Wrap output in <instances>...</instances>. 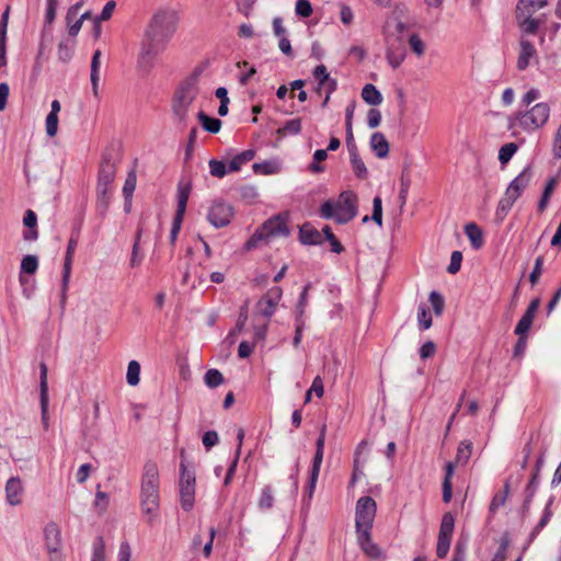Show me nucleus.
Masks as SVG:
<instances>
[{
	"mask_svg": "<svg viewBox=\"0 0 561 561\" xmlns=\"http://www.w3.org/2000/svg\"><path fill=\"white\" fill-rule=\"evenodd\" d=\"M137 175L134 170L128 172L127 178L125 180L123 186V196H124V210H130L133 194L136 188Z\"/></svg>",
	"mask_w": 561,
	"mask_h": 561,
	"instance_id": "aec40b11",
	"label": "nucleus"
},
{
	"mask_svg": "<svg viewBox=\"0 0 561 561\" xmlns=\"http://www.w3.org/2000/svg\"><path fill=\"white\" fill-rule=\"evenodd\" d=\"M405 56H407V53H402V51H392V50L386 51L387 60H388L389 65L394 69L398 68L402 64Z\"/></svg>",
	"mask_w": 561,
	"mask_h": 561,
	"instance_id": "e2e57ef3",
	"label": "nucleus"
},
{
	"mask_svg": "<svg viewBox=\"0 0 561 561\" xmlns=\"http://www.w3.org/2000/svg\"><path fill=\"white\" fill-rule=\"evenodd\" d=\"M350 160L355 175L359 179H366L368 171L358 153V150L352 149V152L350 153Z\"/></svg>",
	"mask_w": 561,
	"mask_h": 561,
	"instance_id": "2f4dec72",
	"label": "nucleus"
},
{
	"mask_svg": "<svg viewBox=\"0 0 561 561\" xmlns=\"http://www.w3.org/2000/svg\"><path fill=\"white\" fill-rule=\"evenodd\" d=\"M450 538L438 536L437 546H436V554L438 558H445L450 548Z\"/></svg>",
	"mask_w": 561,
	"mask_h": 561,
	"instance_id": "774afa93",
	"label": "nucleus"
},
{
	"mask_svg": "<svg viewBox=\"0 0 561 561\" xmlns=\"http://www.w3.org/2000/svg\"><path fill=\"white\" fill-rule=\"evenodd\" d=\"M356 534L357 542L368 558L377 560L382 557V550L371 540L370 530H358Z\"/></svg>",
	"mask_w": 561,
	"mask_h": 561,
	"instance_id": "4468645a",
	"label": "nucleus"
},
{
	"mask_svg": "<svg viewBox=\"0 0 561 561\" xmlns=\"http://www.w3.org/2000/svg\"><path fill=\"white\" fill-rule=\"evenodd\" d=\"M44 537L47 551L60 550L61 533L57 524L49 523L44 529Z\"/></svg>",
	"mask_w": 561,
	"mask_h": 561,
	"instance_id": "dca6fc26",
	"label": "nucleus"
},
{
	"mask_svg": "<svg viewBox=\"0 0 561 561\" xmlns=\"http://www.w3.org/2000/svg\"><path fill=\"white\" fill-rule=\"evenodd\" d=\"M185 213H175L170 231V243L174 245L181 230Z\"/></svg>",
	"mask_w": 561,
	"mask_h": 561,
	"instance_id": "4d7b16f0",
	"label": "nucleus"
},
{
	"mask_svg": "<svg viewBox=\"0 0 561 561\" xmlns=\"http://www.w3.org/2000/svg\"><path fill=\"white\" fill-rule=\"evenodd\" d=\"M537 56V50L531 42L522 38L519 42V55L517 58V69L523 71L529 64L530 59Z\"/></svg>",
	"mask_w": 561,
	"mask_h": 561,
	"instance_id": "2eb2a0df",
	"label": "nucleus"
},
{
	"mask_svg": "<svg viewBox=\"0 0 561 561\" xmlns=\"http://www.w3.org/2000/svg\"><path fill=\"white\" fill-rule=\"evenodd\" d=\"M140 505L142 512L149 516L148 523L152 524L158 516L160 506L159 470L153 461H147L144 466Z\"/></svg>",
	"mask_w": 561,
	"mask_h": 561,
	"instance_id": "f03ea898",
	"label": "nucleus"
},
{
	"mask_svg": "<svg viewBox=\"0 0 561 561\" xmlns=\"http://www.w3.org/2000/svg\"><path fill=\"white\" fill-rule=\"evenodd\" d=\"M197 118L202 125V127L204 128V130L210 133V134H217L219 133L220 128H221V121L219 118H216V117H210L208 116L206 113H204L203 111H201L198 114H197Z\"/></svg>",
	"mask_w": 561,
	"mask_h": 561,
	"instance_id": "bb28decb",
	"label": "nucleus"
},
{
	"mask_svg": "<svg viewBox=\"0 0 561 561\" xmlns=\"http://www.w3.org/2000/svg\"><path fill=\"white\" fill-rule=\"evenodd\" d=\"M190 193L191 183L184 179L180 180L176 194V210H186Z\"/></svg>",
	"mask_w": 561,
	"mask_h": 561,
	"instance_id": "393cba45",
	"label": "nucleus"
},
{
	"mask_svg": "<svg viewBox=\"0 0 561 561\" xmlns=\"http://www.w3.org/2000/svg\"><path fill=\"white\" fill-rule=\"evenodd\" d=\"M232 215L233 213H207V220L215 228H222L231 221Z\"/></svg>",
	"mask_w": 561,
	"mask_h": 561,
	"instance_id": "ea45409f",
	"label": "nucleus"
},
{
	"mask_svg": "<svg viewBox=\"0 0 561 561\" xmlns=\"http://www.w3.org/2000/svg\"><path fill=\"white\" fill-rule=\"evenodd\" d=\"M409 45L412 51L417 56H422L425 51V44L417 34H412L410 36Z\"/></svg>",
	"mask_w": 561,
	"mask_h": 561,
	"instance_id": "680f3d73",
	"label": "nucleus"
},
{
	"mask_svg": "<svg viewBox=\"0 0 561 561\" xmlns=\"http://www.w3.org/2000/svg\"><path fill=\"white\" fill-rule=\"evenodd\" d=\"M252 169L254 173L256 174H263V175H271L278 172L279 167L276 161H263L259 163H254L252 165Z\"/></svg>",
	"mask_w": 561,
	"mask_h": 561,
	"instance_id": "a19ab883",
	"label": "nucleus"
},
{
	"mask_svg": "<svg viewBox=\"0 0 561 561\" xmlns=\"http://www.w3.org/2000/svg\"><path fill=\"white\" fill-rule=\"evenodd\" d=\"M325 219H334L339 224H346L354 219L357 213H320Z\"/></svg>",
	"mask_w": 561,
	"mask_h": 561,
	"instance_id": "13d9d810",
	"label": "nucleus"
},
{
	"mask_svg": "<svg viewBox=\"0 0 561 561\" xmlns=\"http://www.w3.org/2000/svg\"><path fill=\"white\" fill-rule=\"evenodd\" d=\"M417 322L422 330H427L431 328L433 321L430 310L425 307V305H420L417 309Z\"/></svg>",
	"mask_w": 561,
	"mask_h": 561,
	"instance_id": "09e8293b",
	"label": "nucleus"
},
{
	"mask_svg": "<svg viewBox=\"0 0 561 561\" xmlns=\"http://www.w3.org/2000/svg\"><path fill=\"white\" fill-rule=\"evenodd\" d=\"M405 5H398L393 11V15L396 16L397 20L394 24V36L402 37L403 33L408 30V25L400 20V18L405 13Z\"/></svg>",
	"mask_w": 561,
	"mask_h": 561,
	"instance_id": "a18cd8bd",
	"label": "nucleus"
},
{
	"mask_svg": "<svg viewBox=\"0 0 561 561\" xmlns=\"http://www.w3.org/2000/svg\"><path fill=\"white\" fill-rule=\"evenodd\" d=\"M510 492H511V486H510V481L506 480L503 484V489L501 491H499L492 499L491 503H490V506H489V512L490 514H495V512L501 507L503 506L505 503H506V500L510 495Z\"/></svg>",
	"mask_w": 561,
	"mask_h": 561,
	"instance_id": "a878e982",
	"label": "nucleus"
},
{
	"mask_svg": "<svg viewBox=\"0 0 561 561\" xmlns=\"http://www.w3.org/2000/svg\"><path fill=\"white\" fill-rule=\"evenodd\" d=\"M301 118L297 117L290 121H287L283 127L276 130L278 137L283 138L287 135H298L301 131Z\"/></svg>",
	"mask_w": 561,
	"mask_h": 561,
	"instance_id": "72a5a7b5",
	"label": "nucleus"
},
{
	"mask_svg": "<svg viewBox=\"0 0 561 561\" xmlns=\"http://www.w3.org/2000/svg\"><path fill=\"white\" fill-rule=\"evenodd\" d=\"M23 492L22 482L19 478L12 477L7 481L5 493L7 501L10 505H18L21 503L20 495Z\"/></svg>",
	"mask_w": 561,
	"mask_h": 561,
	"instance_id": "f3484780",
	"label": "nucleus"
},
{
	"mask_svg": "<svg viewBox=\"0 0 561 561\" xmlns=\"http://www.w3.org/2000/svg\"><path fill=\"white\" fill-rule=\"evenodd\" d=\"M101 65V50H95L92 60H91V73H90V80L92 84V91L95 96H98V87H99V70Z\"/></svg>",
	"mask_w": 561,
	"mask_h": 561,
	"instance_id": "cd10ccee",
	"label": "nucleus"
},
{
	"mask_svg": "<svg viewBox=\"0 0 561 561\" xmlns=\"http://www.w3.org/2000/svg\"><path fill=\"white\" fill-rule=\"evenodd\" d=\"M81 224H82V219L80 218L75 224L72 234H71L68 245H67V251H66V256H65V262H64V267H62L61 293H60V302L62 306L65 305L66 299H67V290H68L69 282H70L72 257H73V253L77 248V244H78V238H79V231L81 228Z\"/></svg>",
	"mask_w": 561,
	"mask_h": 561,
	"instance_id": "39448f33",
	"label": "nucleus"
},
{
	"mask_svg": "<svg viewBox=\"0 0 561 561\" xmlns=\"http://www.w3.org/2000/svg\"><path fill=\"white\" fill-rule=\"evenodd\" d=\"M140 364L137 360H130L127 367L126 380L129 386H137L140 381Z\"/></svg>",
	"mask_w": 561,
	"mask_h": 561,
	"instance_id": "c03bdc74",
	"label": "nucleus"
},
{
	"mask_svg": "<svg viewBox=\"0 0 561 561\" xmlns=\"http://www.w3.org/2000/svg\"><path fill=\"white\" fill-rule=\"evenodd\" d=\"M553 502V499L551 497L545 510H543V513L538 522V524L535 526V528L531 530V533L529 534V539H528V542L526 545V547L524 549H527V547L535 540V538L538 536V534L542 530V528L549 523L551 516H552V512L550 510V506Z\"/></svg>",
	"mask_w": 561,
	"mask_h": 561,
	"instance_id": "4be33fe9",
	"label": "nucleus"
},
{
	"mask_svg": "<svg viewBox=\"0 0 561 561\" xmlns=\"http://www.w3.org/2000/svg\"><path fill=\"white\" fill-rule=\"evenodd\" d=\"M248 320V305L241 307L237 323L234 329L230 332L229 336H233L244 329L245 322Z\"/></svg>",
	"mask_w": 561,
	"mask_h": 561,
	"instance_id": "bf43d9fd",
	"label": "nucleus"
},
{
	"mask_svg": "<svg viewBox=\"0 0 561 561\" xmlns=\"http://www.w3.org/2000/svg\"><path fill=\"white\" fill-rule=\"evenodd\" d=\"M362 98L369 105H379L382 102L381 93L371 83L364 85L362 90Z\"/></svg>",
	"mask_w": 561,
	"mask_h": 561,
	"instance_id": "c756f323",
	"label": "nucleus"
},
{
	"mask_svg": "<svg viewBox=\"0 0 561 561\" xmlns=\"http://www.w3.org/2000/svg\"><path fill=\"white\" fill-rule=\"evenodd\" d=\"M357 196L352 191H344L336 201H325L318 210H357Z\"/></svg>",
	"mask_w": 561,
	"mask_h": 561,
	"instance_id": "9d476101",
	"label": "nucleus"
},
{
	"mask_svg": "<svg viewBox=\"0 0 561 561\" xmlns=\"http://www.w3.org/2000/svg\"><path fill=\"white\" fill-rule=\"evenodd\" d=\"M518 147L515 142H508L501 147L499 151V160L502 164L507 163L514 153L517 151Z\"/></svg>",
	"mask_w": 561,
	"mask_h": 561,
	"instance_id": "8fccbe9b",
	"label": "nucleus"
},
{
	"mask_svg": "<svg viewBox=\"0 0 561 561\" xmlns=\"http://www.w3.org/2000/svg\"><path fill=\"white\" fill-rule=\"evenodd\" d=\"M387 50L407 53L404 41L400 36L388 34L386 37Z\"/></svg>",
	"mask_w": 561,
	"mask_h": 561,
	"instance_id": "3c124183",
	"label": "nucleus"
},
{
	"mask_svg": "<svg viewBox=\"0 0 561 561\" xmlns=\"http://www.w3.org/2000/svg\"><path fill=\"white\" fill-rule=\"evenodd\" d=\"M547 0H519L516 11L535 13L537 10L546 7Z\"/></svg>",
	"mask_w": 561,
	"mask_h": 561,
	"instance_id": "79ce46f5",
	"label": "nucleus"
},
{
	"mask_svg": "<svg viewBox=\"0 0 561 561\" xmlns=\"http://www.w3.org/2000/svg\"><path fill=\"white\" fill-rule=\"evenodd\" d=\"M298 240L304 245H320L324 241V236L321 230H318L311 222H305L300 226Z\"/></svg>",
	"mask_w": 561,
	"mask_h": 561,
	"instance_id": "ddd939ff",
	"label": "nucleus"
},
{
	"mask_svg": "<svg viewBox=\"0 0 561 561\" xmlns=\"http://www.w3.org/2000/svg\"><path fill=\"white\" fill-rule=\"evenodd\" d=\"M325 430L327 426L323 425L320 430L318 439L316 442V453L312 460V467L313 468H321V463L323 460V453H324V443H325Z\"/></svg>",
	"mask_w": 561,
	"mask_h": 561,
	"instance_id": "c85d7f7f",
	"label": "nucleus"
},
{
	"mask_svg": "<svg viewBox=\"0 0 561 561\" xmlns=\"http://www.w3.org/2000/svg\"><path fill=\"white\" fill-rule=\"evenodd\" d=\"M180 502L185 512H190L195 503V471L186 465L185 450L180 451Z\"/></svg>",
	"mask_w": 561,
	"mask_h": 561,
	"instance_id": "20e7f679",
	"label": "nucleus"
},
{
	"mask_svg": "<svg viewBox=\"0 0 561 561\" xmlns=\"http://www.w3.org/2000/svg\"><path fill=\"white\" fill-rule=\"evenodd\" d=\"M38 267V260L35 255H26L23 257L21 263V271L26 274H34Z\"/></svg>",
	"mask_w": 561,
	"mask_h": 561,
	"instance_id": "6e6d98bb",
	"label": "nucleus"
},
{
	"mask_svg": "<svg viewBox=\"0 0 561 561\" xmlns=\"http://www.w3.org/2000/svg\"><path fill=\"white\" fill-rule=\"evenodd\" d=\"M178 15L173 10L157 11L145 28L137 57V68L148 73L154 66L156 58L164 51L176 31Z\"/></svg>",
	"mask_w": 561,
	"mask_h": 561,
	"instance_id": "f257e3e1",
	"label": "nucleus"
},
{
	"mask_svg": "<svg viewBox=\"0 0 561 561\" xmlns=\"http://www.w3.org/2000/svg\"><path fill=\"white\" fill-rule=\"evenodd\" d=\"M76 41L72 38L64 39L58 46V59L62 62H68L73 56Z\"/></svg>",
	"mask_w": 561,
	"mask_h": 561,
	"instance_id": "f704fd0d",
	"label": "nucleus"
},
{
	"mask_svg": "<svg viewBox=\"0 0 561 561\" xmlns=\"http://www.w3.org/2000/svg\"><path fill=\"white\" fill-rule=\"evenodd\" d=\"M531 179V172L528 168H526L520 174H518L510 184L518 190V193L527 187Z\"/></svg>",
	"mask_w": 561,
	"mask_h": 561,
	"instance_id": "de8ad7c7",
	"label": "nucleus"
},
{
	"mask_svg": "<svg viewBox=\"0 0 561 561\" xmlns=\"http://www.w3.org/2000/svg\"><path fill=\"white\" fill-rule=\"evenodd\" d=\"M198 93V87L194 85V78H186L175 91L172 102L173 118L181 127L186 126L188 110Z\"/></svg>",
	"mask_w": 561,
	"mask_h": 561,
	"instance_id": "7ed1b4c3",
	"label": "nucleus"
},
{
	"mask_svg": "<svg viewBox=\"0 0 561 561\" xmlns=\"http://www.w3.org/2000/svg\"><path fill=\"white\" fill-rule=\"evenodd\" d=\"M465 232H466V236L468 237L470 243H471V247L476 250L480 249L483 243H484V240H483V234H482V230L480 229V227L474 224V222H469L465 226Z\"/></svg>",
	"mask_w": 561,
	"mask_h": 561,
	"instance_id": "5701e85b",
	"label": "nucleus"
},
{
	"mask_svg": "<svg viewBox=\"0 0 561 561\" xmlns=\"http://www.w3.org/2000/svg\"><path fill=\"white\" fill-rule=\"evenodd\" d=\"M119 162L118 151L114 148H107L102 153L99 173L98 184L101 185H113L114 179L117 172V164Z\"/></svg>",
	"mask_w": 561,
	"mask_h": 561,
	"instance_id": "0eeeda50",
	"label": "nucleus"
},
{
	"mask_svg": "<svg viewBox=\"0 0 561 561\" xmlns=\"http://www.w3.org/2000/svg\"><path fill=\"white\" fill-rule=\"evenodd\" d=\"M295 12L298 16L309 18L312 14V5L309 0H297Z\"/></svg>",
	"mask_w": 561,
	"mask_h": 561,
	"instance_id": "052dcab7",
	"label": "nucleus"
},
{
	"mask_svg": "<svg viewBox=\"0 0 561 561\" xmlns=\"http://www.w3.org/2000/svg\"><path fill=\"white\" fill-rule=\"evenodd\" d=\"M370 148L375 152L376 157L383 159L389 154V142L382 133H374L370 136Z\"/></svg>",
	"mask_w": 561,
	"mask_h": 561,
	"instance_id": "a211bd4d",
	"label": "nucleus"
},
{
	"mask_svg": "<svg viewBox=\"0 0 561 561\" xmlns=\"http://www.w3.org/2000/svg\"><path fill=\"white\" fill-rule=\"evenodd\" d=\"M549 115L550 106L547 103H538L525 113H517V118L525 130H536L547 123Z\"/></svg>",
	"mask_w": 561,
	"mask_h": 561,
	"instance_id": "423d86ee",
	"label": "nucleus"
},
{
	"mask_svg": "<svg viewBox=\"0 0 561 561\" xmlns=\"http://www.w3.org/2000/svg\"><path fill=\"white\" fill-rule=\"evenodd\" d=\"M39 391H41V413H42V423L44 430H48V381H47V366L45 363L39 364Z\"/></svg>",
	"mask_w": 561,
	"mask_h": 561,
	"instance_id": "f8f14e48",
	"label": "nucleus"
},
{
	"mask_svg": "<svg viewBox=\"0 0 561 561\" xmlns=\"http://www.w3.org/2000/svg\"><path fill=\"white\" fill-rule=\"evenodd\" d=\"M322 232L324 236V240H327L330 243L332 252H334L336 254H341L342 252H344V250H345L344 247L339 241V239L334 236V233L332 232V229L329 225H324L322 227Z\"/></svg>",
	"mask_w": 561,
	"mask_h": 561,
	"instance_id": "58836bf2",
	"label": "nucleus"
},
{
	"mask_svg": "<svg viewBox=\"0 0 561 561\" xmlns=\"http://www.w3.org/2000/svg\"><path fill=\"white\" fill-rule=\"evenodd\" d=\"M110 503L108 494L106 492H103L100 490V485H98V490L95 493V500L94 505L98 507L101 512L106 511Z\"/></svg>",
	"mask_w": 561,
	"mask_h": 561,
	"instance_id": "338daca9",
	"label": "nucleus"
},
{
	"mask_svg": "<svg viewBox=\"0 0 561 561\" xmlns=\"http://www.w3.org/2000/svg\"><path fill=\"white\" fill-rule=\"evenodd\" d=\"M455 528V517L450 512L443 515L438 536L450 538L453 537Z\"/></svg>",
	"mask_w": 561,
	"mask_h": 561,
	"instance_id": "c9c22d12",
	"label": "nucleus"
},
{
	"mask_svg": "<svg viewBox=\"0 0 561 561\" xmlns=\"http://www.w3.org/2000/svg\"><path fill=\"white\" fill-rule=\"evenodd\" d=\"M534 13L516 11V19L522 31L526 34H535L539 28V20L533 19Z\"/></svg>",
	"mask_w": 561,
	"mask_h": 561,
	"instance_id": "6ab92c4d",
	"label": "nucleus"
},
{
	"mask_svg": "<svg viewBox=\"0 0 561 561\" xmlns=\"http://www.w3.org/2000/svg\"><path fill=\"white\" fill-rule=\"evenodd\" d=\"M287 215L288 213H277L259 228L266 241L272 238H286L289 236L290 230L287 225Z\"/></svg>",
	"mask_w": 561,
	"mask_h": 561,
	"instance_id": "1a4fd4ad",
	"label": "nucleus"
},
{
	"mask_svg": "<svg viewBox=\"0 0 561 561\" xmlns=\"http://www.w3.org/2000/svg\"><path fill=\"white\" fill-rule=\"evenodd\" d=\"M23 224L26 230L23 232L25 241H34L38 238L36 213H25Z\"/></svg>",
	"mask_w": 561,
	"mask_h": 561,
	"instance_id": "412c9836",
	"label": "nucleus"
},
{
	"mask_svg": "<svg viewBox=\"0 0 561 561\" xmlns=\"http://www.w3.org/2000/svg\"><path fill=\"white\" fill-rule=\"evenodd\" d=\"M542 264H543V257L538 256L535 260L533 271L529 274V282L531 283L533 286L539 282L540 275L542 273Z\"/></svg>",
	"mask_w": 561,
	"mask_h": 561,
	"instance_id": "69168bd1",
	"label": "nucleus"
},
{
	"mask_svg": "<svg viewBox=\"0 0 561 561\" xmlns=\"http://www.w3.org/2000/svg\"><path fill=\"white\" fill-rule=\"evenodd\" d=\"M428 300L432 305L433 311L436 316H440L445 308L444 297L436 290L430 294Z\"/></svg>",
	"mask_w": 561,
	"mask_h": 561,
	"instance_id": "864d4df0",
	"label": "nucleus"
},
{
	"mask_svg": "<svg viewBox=\"0 0 561 561\" xmlns=\"http://www.w3.org/2000/svg\"><path fill=\"white\" fill-rule=\"evenodd\" d=\"M254 157H255V151L252 149H248V150L240 152L229 162V171L230 172L239 171L243 164L251 161Z\"/></svg>",
	"mask_w": 561,
	"mask_h": 561,
	"instance_id": "7c9ffc66",
	"label": "nucleus"
},
{
	"mask_svg": "<svg viewBox=\"0 0 561 561\" xmlns=\"http://www.w3.org/2000/svg\"><path fill=\"white\" fill-rule=\"evenodd\" d=\"M519 196L520 193H518V190L510 184L506 188L504 197L499 202L497 210L511 209Z\"/></svg>",
	"mask_w": 561,
	"mask_h": 561,
	"instance_id": "473e14b6",
	"label": "nucleus"
},
{
	"mask_svg": "<svg viewBox=\"0 0 561 561\" xmlns=\"http://www.w3.org/2000/svg\"><path fill=\"white\" fill-rule=\"evenodd\" d=\"M274 504V496H273V490L271 485H265L262 490V495L259 500V507L262 511H266L273 507Z\"/></svg>",
	"mask_w": 561,
	"mask_h": 561,
	"instance_id": "49530a36",
	"label": "nucleus"
},
{
	"mask_svg": "<svg viewBox=\"0 0 561 561\" xmlns=\"http://www.w3.org/2000/svg\"><path fill=\"white\" fill-rule=\"evenodd\" d=\"M209 171L210 174L215 178H224L229 171V167L227 168L226 163L216 159H211L209 161Z\"/></svg>",
	"mask_w": 561,
	"mask_h": 561,
	"instance_id": "5fc2aeb1",
	"label": "nucleus"
},
{
	"mask_svg": "<svg viewBox=\"0 0 561 561\" xmlns=\"http://www.w3.org/2000/svg\"><path fill=\"white\" fill-rule=\"evenodd\" d=\"M91 561H105V542L102 536L96 537L93 542Z\"/></svg>",
	"mask_w": 561,
	"mask_h": 561,
	"instance_id": "603ef678",
	"label": "nucleus"
},
{
	"mask_svg": "<svg viewBox=\"0 0 561 561\" xmlns=\"http://www.w3.org/2000/svg\"><path fill=\"white\" fill-rule=\"evenodd\" d=\"M283 290L279 286H274L259 300L257 307L260 313L265 318H271L275 308L282 298Z\"/></svg>",
	"mask_w": 561,
	"mask_h": 561,
	"instance_id": "9b49d317",
	"label": "nucleus"
},
{
	"mask_svg": "<svg viewBox=\"0 0 561 561\" xmlns=\"http://www.w3.org/2000/svg\"><path fill=\"white\" fill-rule=\"evenodd\" d=\"M462 262V253L460 251H454L450 256V263L447 267L449 274H456L459 272Z\"/></svg>",
	"mask_w": 561,
	"mask_h": 561,
	"instance_id": "0e129e2a",
	"label": "nucleus"
},
{
	"mask_svg": "<svg viewBox=\"0 0 561 561\" xmlns=\"http://www.w3.org/2000/svg\"><path fill=\"white\" fill-rule=\"evenodd\" d=\"M558 179L552 176L546 182L542 195L538 202L539 210H543L547 207L548 201L550 199L554 188L557 187Z\"/></svg>",
	"mask_w": 561,
	"mask_h": 561,
	"instance_id": "e433bc0d",
	"label": "nucleus"
},
{
	"mask_svg": "<svg viewBox=\"0 0 561 561\" xmlns=\"http://www.w3.org/2000/svg\"><path fill=\"white\" fill-rule=\"evenodd\" d=\"M472 454V443L470 440H462L458 445L456 463L466 465Z\"/></svg>",
	"mask_w": 561,
	"mask_h": 561,
	"instance_id": "4c0bfd02",
	"label": "nucleus"
},
{
	"mask_svg": "<svg viewBox=\"0 0 561 561\" xmlns=\"http://www.w3.org/2000/svg\"><path fill=\"white\" fill-rule=\"evenodd\" d=\"M377 505L373 497L362 496L356 503L355 527L358 530H370L376 516Z\"/></svg>",
	"mask_w": 561,
	"mask_h": 561,
	"instance_id": "6e6552de",
	"label": "nucleus"
},
{
	"mask_svg": "<svg viewBox=\"0 0 561 561\" xmlns=\"http://www.w3.org/2000/svg\"><path fill=\"white\" fill-rule=\"evenodd\" d=\"M114 194V186L112 185H96V205L101 209H106L111 205V199Z\"/></svg>",
	"mask_w": 561,
	"mask_h": 561,
	"instance_id": "b1692460",
	"label": "nucleus"
},
{
	"mask_svg": "<svg viewBox=\"0 0 561 561\" xmlns=\"http://www.w3.org/2000/svg\"><path fill=\"white\" fill-rule=\"evenodd\" d=\"M224 380V375L216 368L208 369L204 376L205 385L210 389L217 388Z\"/></svg>",
	"mask_w": 561,
	"mask_h": 561,
	"instance_id": "37998d69",
	"label": "nucleus"
}]
</instances>
